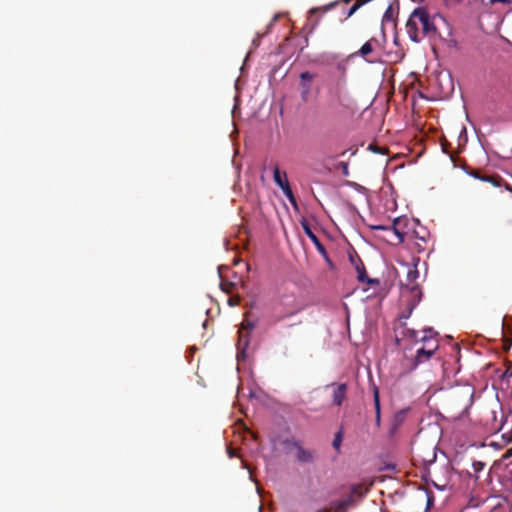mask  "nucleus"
<instances>
[{
    "mask_svg": "<svg viewBox=\"0 0 512 512\" xmlns=\"http://www.w3.org/2000/svg\"><path fill=\"white\" fill-rule=\"evenodd\" d=\"M472 467L474 469V472L478 473L483 470V468L485 467V464L481 461H473Z\"/></svg>",
    "mask_w": 512,
    "mask_h": 512,
    "instance_id": "412c9836",
    "label": "nucleus"
},
{
    "mask_svg": "<svg viewBox=\"0 0 512 512\" xmlns=\"http://www.w3.org/2000/svg\"><path fill=\"white\" fill-rule=\"evenodd\" d=\"M280 189L282 190L283 194L287 197V199L289 200L291 205L294 207H297V201H296V198H295L293 191L290 187V184L285 183L284 186Z\"/></svg>",
    "mask_w": 512,
    "mask_h": 512,
    "instance_id": "4468645a",
    "label": "nucleus"
},
{
    "mask_svg": "<svg viewBox=\"0 0 512 512\" xmlns=\"http://www.w3.org/2000/svg\"><path fill=\"white\" fill-rule=\"evenodd\" d=\"M292 447L296 450L295 457L300 463H312L314 461V452L304 448L299 442L292 441Z\"/></svg>",
    "mask_w": 512,
    "mask_h": 512,
    "instance_id": "0eeeda50",
    "label": "nucleus"
},
{
    "mask_svg": "<svg viewBox=\"0 0 512 512\" xmlns=\"http://www.w3.org/2000/svg\"><path fill=\"white\" fill-rule=\"evenodd\" d=\"M419 278V271L417 268L409 267L406 273V281L402 282L403 286H405L407 289L410 290V292L413 294V298H418L417 300H413L409 302L408 304V314L401 316L402 318H408L410 314L412 313L414 307L416 306V303L420 300V290L417 283V279Z\"/></svg>",
    "mask_w": 512,
    "mask_h": 512,
    "instance_id": "7ed1b4c3",
    "label": "nucleus"
},
{
    "mask_svg": "<svg viewBox=\"0 0 512 512\" xmlns=\"http://www.w3.org/2000/svg\"><path fill=\"white\" fill-rule=\"evenodd\" d=\"M329 94L332 96V99L335 100L338 103H341L342 101V95H341V88L338 85L334 89H329Z\"/></svg>",
    "mask_w": 512,
    "mask_h": 512,
    "instance_id": "f3484780",
    "label": "nucleus"
},
{
    "mask_svg": "<svg viewBox=\"0 0 512 512\" xmlns=\"http://www.w3.org/2000/svg\"><path fill=\"white\" fill-rule=\"evenodd\" d=\"M302 228H303L305 234L307 235V237L313 242V244L315 245L317 250L320 253L325 254L326 250H325L324 245L321 243V241L316 236V234L311 230L309 224L307 222H302Z\"/></svg>",
    "mask_w": 512,
    "mask_h": 512,
    "instance_id": "6e6552de",
    "label": "nucleus"
},
{
    "mask_svg": "<svg viewBox=\"0 0 512 512\" xmlns=\"http://www.w3.org/2000/svg\"><path fill=\"white\" fill-rule=\"evenodd\" d=\"M470 175H472L474 178L479 179L481 181L489 182V183H491L495 187L501 186L502 178L499 175H497V174L482 175L480 173V171L475 170V171H472L470 173Z\"/></svg>",
    "mask_w": 512,
    "mask_h": 512,
    "instance_id": "1a4fd4ad",
    "label": "nucleus"
},
{
    "mask_svg": "<svg viewBox=\"0 0 512 512\" xmlns=\"http://www.w3.org/2000/svg\"><path fill=\"white\" fill-rule=\"evenodd\" d=\"M433 504V498L432 497H428L427 499V509H429Z\"/></svg>",
    "mask_w": 512,
    "mask_h": 512,
    "instance_id": "c85d7f7f",
    "label": "nucleus"
},
{
    "mask_svg": "<svg viewBox=\"0 0 512 512\" xmlns=\"http://www.w3.org/2000/svg\"><path fill=\"white\" fill-rule=\"evenodd\" d=\"M360 4L356 1L346 12V18H350L359 8Z\"/></svg>",
    "mask_w": 512,
    "mask_h": 512,
    "instance_id": "6ab92c4d",
    "label": "nucleus"
},
{
    "mask_svg": "<svg viewBox=\"0 0 512 512\" xmlns=\"http://www.w3.org/2000/svg\"><path fill=\"white\" fill-rule=\"evenodd\" d=\"M481 2H483L484 0H480Z\"/></svg>",
    "mask_w": 512,
    "mask_h": 512,
    "instance_id": "473e14b6",
    "label": "nucleus"
},
{
    "mask_svg": "<svg viewBox=\"0 0 512 512\" xmlns=\"http://www.w3.org/2000/svg\"><path fill=\"white\" fill-rule=\"evenodd\" d=\"M228 452H229V456L233 457V455H234L233 451L232 450H228Z\"/></svg>",
    "mask_w": 512,
    "mask_h": 512,
    "instance_id": "7c9ffc66",
    "label": "nucleus"
},
{
    "mask_svg": "<svg viewBox=\"0 0 512 512\" xmlns=\"http://www.w3.org/2000/svg\"><path fill=\"white\" fill-rule=\"evenodd\" d=\"M472 396H473V393H469L468 395V398H467V401H466V404H465V407H464V410H467L471 404H472Z\"/></svg>",
    "mask_w": 512,
    "mask_h": 512,
    "instance_id": "393cba45",
    "label": "nucleus"
},
{
    "mask_svg": "<svg viewBox=\"0 0 512 512\" xmlns=\"http://www.w3.org/2000/svg\"><path fill=\"white\" fill-rule=\"evenodd\" d=\"M376 414V425L377 427H380V423H381V412H378V413H375Z\"/></svg>",
    "mask_w": 512,
    "mask_h": 512,
    "instance_id": "a878e982",
    "label": "nucleus"
},
{
    "mask_svg": "<svg viewBox=\"0 0 512 512\" xmlns=\"http://www.w3.org/2000/svg\"><path fill=\"white\" fill-rule=\"evenodd\" d=\"M349 508L341 500L331 503L330 512H347Z\"/></svg>",
    "mask_w": 512,
    "mask_h": 512,
    "instance_id": "2eb2a0df",
    "label": "nucleus"
},
{
    "mask_svg": "<svg viewBox=\"0 0 512 512\" xmlns=\"http://www.w3.org/2000/svg\"><path fill=\"white\" fill-rule=\"evenodd\" d=\"M394 19V11L392 6H388L386 9L384 15H383V21H392Z\"/></svg>",
    "mask_w": 512,
    "mask_h": 512,
    "instance_id": "a211bd4d",
    "label": "nucleus"
},
{
    "mask_svg": "<svg viewBox=\"0 0 512 512\" xmlns=\"http://www.w3.org/2000/svg\"><path fill=\"white\" fill-rule=\"evenodd\" d=\"M373 401H374L375 413L381 412L379 389L377 386H373Z\"/></svg>",
    "mask_w": 512,
    "mask_h": 512,
    "instance_id": "dca6fc26",
    "label": "nucleus"
},
{
    "mask_svg": "<svg viewBox=\"0 0 512 512\" xmlns=\"http://www.w3.org/2000/svg\"><path fill=\"white\" fill-rule=\"evenodd\" d=\"M347 393V385L345 383H341L337 385L333 392V403L337 406H341L343 401L346 398Z\"/></svg>",
    "mask_w": 512,
    "mask_h": 512,
    "instance_id": "f8f14e48",
    "label": "nucleus"
},
{
    "mask_svg": "<svg viewBox=\"0 0 512 512\" xmlns=\"http://www.w3.org/2000/svg\"><path fill=\"white\" fill-rule=\"evenodd\" d=\"M367 488L363 484H354L350 487V492L346 498L341 501L350 509L358 505L362 498L367 493Z\"/></svg>",
    "mask_w": 512,
    "mask_h": 512,
    "instance_id": "39448f33",
    "label": "nucleus"
},
{
    "mask_svg": "<svg viewBox=\"0 0 512 512\" xmlns=\"http://www.w3.org/2000/svg\"><path fill=\"white\" fill-rule=\"evenodd\" d=\"M497 3H501V4H504V5H509L512 3V0H489L488 1V4L489 5H495Z\"/></svg>",
    "mask_w": 512,
    "mask_h": 512,
    "instance_id": "4be33fe9",
    "label": "nucleus"
},
{
    "mask_svg": "<svg viewBox=\"0 0 512 512\" xmlns=\"http://www.w3.org/2000/svg\"><path fill=\"white\" fill-rule=\"evenodd\" d=\"M405 28L409 38L416 43L424 37H434L437 34L433 18L425 7H417L411 12Z\"/></svg>",
    "mask_w": 512,
    "mask_h": 512,
    "instance_id": "f03ea898",
    "label": "nucleus"
},
{
    "mask_svg": "<svg viewBox=\"0 0 512 512\" xmlns=\"http://www.w3.org/2000/svg\"><path fill=\"white\" fill-rule=\"evenodd\" d=\"M403 418H404V412H403V411H401V412L397 413V414H396V416H395V419H396L397 421H399V422H400V421H402V420H403Z\"/></svg>",
    "mask_w": 512,
    "mask_h": 512,
    "instance_id": "bb28decb",
    "label": "nucleus"
},
{
    "mask_svg": "<svg viewBox=\"0 0 512 512\" xmlns=\"http://www.w3.org/2000/svg\"><path fill=\"white\" fill-rule=\"evenodd\" d=\"M341 442H342V434L341 432H338L336 435H335V438L333 440V447L337 450H339L340 448V445H341Z\"/></svg>",
    "mask_w": 512,
    "mask_h": 512,
    "instance_id": "aec40b11",
    "label": "nucleus"
},
{
    "mask_svg": "<svg viewBox=\"0 0 512 512\" xmlns=\"http://www.w3.org/2000/svg\"><path fill=\"white\" fill-rule=\"evenodd\" d=\"M506 189L510 190L512 192V189L509 186H506Z\"/></svg>",
    "mask_w": 512,
    "mask_h": 512,
    "instance_id": "2f4dec72",
    "label": "nucleus"
},
{
    "mask_svg": "<svg viewBox=\"0 0 512 512\" xmlns=\"http://www.w3.org/2000/svg\"><path fill=\"white\" fill-rule=\"evenodd\" d=\"M315 512H330V511H329V510H327V509H318V510H316Z\"/></svg>",
    "mask_w": 512,
    "mask_h": 512,
    "instance_id": "c756f323",
    "label": "nucleus"
},
{
    "mask_svg": "<svg viewBox=\"0 0 512 512\" xmlns=\"http://www.w3.org/2000/svg\"><path fill=\"white\" fill-rule=\"evenodd\" d=\"M273 179L279 188H282L285 183H289L286 172L281 173L277 164L273 168Z\"/></svg>",
    "mask_w": 512,
    "mask_h": 512,
    "instance_id": "ddd939ff",
    "label": "nucleus"
},
{
    "mask_svg": "<svg viewBox=\"0 0 512 512\" xmlns=\"http://www.w3.org/2000/svg\"><path fill=\"white\" fill-rule=\"evenodd\" d=\"M408 226V219L405 217H398L393 220L391 226L384 225H372L370 226L372 230H382L392 233L396 238L398 243H403L405 240L408 231L406 230Z\"/></svg>",
    "mask_w": 512,
    "mask_h": 512,
    "instance_id": "20e7f679",
    "label": "nucleus"
},
{
    "mask_svg": "<svg viewBox=\"0 0 512 512\" xmlns=\"http://www.w3.org/2000/svg\"><path fill=\"white\" fill-rule=\"evenodd\" d=\"M221 287H222V289H223L224 291H226L227 293H230V292H231V290H230V288H229V285H228V284H222V285H221Z\"/></svg>",
    "mask_w": 512,
    "mask_h": 512,
    "instance_id": "cd10ccee",
    "label": "nucleus"
},
{
    "mask_svg": "<svg viewBox=\"0 0 512 512\" xmlns=\"http://www.w3.org/2000/svg\"><path fill=\"white\" fill-rule=\"evenodd\" d=\"M376 46H379V41L376 38H371L361 46L356 55L365 58L374 51Z\"/></svg>",
    "mask_w": 512,
    "mask_h": 512,
    "instance_id": "9b49d317",
    "label": "nucleus"
},
{
    "mask_svg": "<svg viewBox=\"0 0 512 512\" xmlns=\"http://www.w3.org/2000/svg\"><path fill=\"white\" fill-rule=\"evenodd\" d=\"M355 268L357 271V279L359 282L367 283L370 285H379L380 284V281L378 279H372L367 276L365 266L361 261L359 264H357L355 266Z\"/></svg>",
    "mask_w": 512,
    "mask_h": 512,
    "instance_id": "9d476101",
    "label": "nucleus"
},
{
    "mask_svg": "<svg viewBox=\"0 0 512 512\" xmlns=\"http://www.w3.org/2000/svg\"><path fill=\"white\" fill-rule=\"evenodd\" d=\"M299 78L301 100L303 102H307L311 94L312 82L316 78V74L309 71H304L300 74Z\"/></svg>",
    "mask_w": 512,
    "mask_h": 512,
    "instance_id": "423d86ee",
    "label": "nucleus"
},
{
    "mask_svg": "<svg viewBox=\"0 0 512 512\" xmlns=\"http://www.w3.org/2000/svg\"><path fill=\"white\" fill-rule=\"evenodd\" d=\"M242 327H243L244 329H253V328H254V324H253V323H251L249 320H244V321L242 322Z\"/></svg>",
    "mask_w": 512,
    "mask_h": 512,
    "instance_id": "b1692460",
    "label": "nucleus"
},
{
    "mask_svg": "<svg viewBox=\"0 0 512 512\" xmlns=\"http://www.w3.org/2000/svg\"><path fill=\"white\" fill-rule=\"evenodd\" d=\"M404 340H410L417 346L415 355L408 357L405 354V360L403 367L405 372H411L415 370L420 364L428 361L438 349V341L435 338L437 333L433 329H424L422 332L414 329H405L403 331Z\"/></svg>",
    "mask_w": 512,
    "mask_h": 512,
    "instance_id": "f257e3e1",
    "label": "nucleus"
},
{
    "mask_svg": "<svg viewBox=\"0 0 512 512\" xmlns=\"http://www.w3.org/2000/svg\"><path fill=\"white\" fill-rule=\"evenodd\" d=\"M228 303L230 306H236L240 303V298L239 297H231L229 300H228Z\"/></svg>",
    "mask_w": 512,
    "mask_h": 512,
    "instance_id": "5701e85b",
    "label": "nucleus"
}]
</instances>
